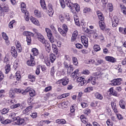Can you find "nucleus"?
I'll return each instance as SVG.
<instances>
[{"instance_id": "5", "label": "nucleus", "mask_w": 126, "mask_h": 126, "mask_svg": "<svg viewBox=\"0 0 126 126\" xmlns=\"http://www.w3.org/2000/svg\"><path fill=\"white\" fill-rule=\"evenodd\" d=\"M122 80L121 78L114 79L111 81L110 85H111L112 86H117L121 85L122 83Z\"/></svg>"}, {"instance_id": "48", "label": "nucleus", "mask_w": 126, "mask_h": 126, "mask_svg": "<svg viewBox=\"0 0 126 126\" xmlns=\"http://www.w3.org/2000/svg\"><path fill=\"white\" fill-rule=\"evenodd\" d=\"M29 78L30 79V81H31V82H34V81H35V77L34 75H29Z\"/></svg>"}, {"instance_id": "29", "label": "nucleus", "mask_w": 126, "mask_h": 126, "mask_svg": "<svg viewBox=\"0 0 126 126\" xmlns=\"http://www.w3.org/2000/svg\"><path fill=\"white\" fill-rule=\"evenodd\" d=\"M15 94V92L13 89H11L9 92V95L10 98H14V95Z\"/></svg>"}, {"instance_id": "26", "label": "nucleus", "mask_w": 126, "mask_h": 126, "mask_svg": "<svg viewBox=\"0 0 126 126\" xmlns=\"http://www.w3.org/2000/svg\"><path fill=\"white\" fill-rule=\"evenodd\" d=\"M15 77L18 81H20V80H21V75H20V72L19 71L16 72Z\"/></svg>"}, {"instance_id": "39", "label": "nucleus", "mask_w": 126, "mask_h": 126, "mask_svg": "<svg viewBox=\"0 0 126 126\" xmlns=\"http://www.w3.org/2000/svg\"><path fill=\"white\" fill-rule=\"evenodd\" d=\"M15 24V20H13L11 22H9L8 24L9 28L10 29H13V26Z\"/></svg>"}, {"instance_id": "41", "label": "nucleus", "mask_w": 126, "mask_h": 126, "mask_svg": "<svg viewBox=\"0 0 126 126\" xmlns=\"http://www.w3.org/2000/svg\"><path fill=\"white\" fill-rule=\"evenodd\" d=\"M119 31L120 33L126 35V28H123L122 27H119Z\"/></svg>"}, {"instance_id": "37", "label": "nucleus", "mask_w": 126, "mask_h": 126, "mask_svg": "<svg viewBox=\"0 0 126 126\" xmlns=\"http://www.w3.org/2000/svg\"><path fill=\"white\" fill-rule=\"evenodd\" d=\"M31 110H32V106H30L26 108L25 110H24L23 111V114H27V113H29V112H30Z\"/></svg>"}, {"instance_id": "3", "label": "nucleus", "mask_w": 126, "mask_h": 126, "mask_svg": "<svg viewBox=\"0 0 126 126\" xmlns=\"http://www.w3.org/2000/svg\"><path fill=\"white\" fill-rule=\"evenodd\" d=\"M111 21L113 27H117V26H118L119 23H120V22L121 21V19H120V18L118 17V16H114L112 18Z\"/></svg>"}, {"instance_id": "38", "label": "nucleus", "mask_w": 126, "mask_h": 126, "mask_svg": "<svg viewBox=\"0 0 126 126\" xmlns=\"http://www.w3.org/2000/svg\"><path fill=\"white\" fill-rule=\"evenodd\" d=\"M107 8L110 12H112L114 10V7L113 6V4L112 3H108L107 5Z\"/></svg>"}, {"instance_id": "23", "label": "nucleus", "mask_w": 126, "mask_h": 126, "mask_svg": "<svg viewBox=\"0 0 126 126\" xmlns=\"http://www.w3.org/2000/svg\"><path fill=\"white\" fill-rule=\"evenodd\" d=\"M56 123L59 125H65L66 124V121L64 119H57L56 120Z\"/></svg>"}, {"instance_id": "63", "label": "nucleus", "mask_w": 126, "mask_h": 126, "mask_svg": "<svg viewBox=\"0 0 126 126\" xmlns=\"http://www.w3.org/2000/svg\"><path fill=\"white\" fill-rule=\"evenodd\" d=\"M82 74H85L86 75H87L90 73V72L89 71V70L86 69V70H84L82 72Z\"/></svg>"}, {"instance_id": "7", "label": "nucleus", "mask_w": 126, "mask_h": 126, "mask_svg": "<svg viewBox=\"0 0 126 126\" xmlns=\"http://www.w3.org/2000/svg\"><path fill=\"white\" fill-rule=\"evenodd\" d=\"M81 40L84 47L87 48L88 47V38L85 35H82L81 37Z\"/></svg>"}, {"instance_id": "60", "label": "nucleus", "mask_w": 126, "mask_h": 126, "mask_svg": "<svg viewBox=\"0 0 126 126\" xmlns=\"http://www.w3.org/2000/svg\"><path fill=\"white\" fill-rule=\"evenodd\" d=\"M75 46L77 49H82L83 48V45L80 43H76Z\"/></svg>"}, {"instance_id": "47", "label": "nucleus", "mask_w": 126, "mask_h": 126, "mask_svg": "<svg viewBox=\"0 0 126 126\" xmlns=\"http://www.w3.org/2000/svg\"><path fill=\"white\" fill-rule=\"evenodd\" d=\"M22 106V105H21L19 103H17L16 104L13 105L11 106L10 108L11 109H16V108H19V107H21Z\"/></svg>"}, {"instance_id": "15", "label": "nucleus", "mask_w": 126, "mask_h": 126, "mask_svg": "<svg viewBox=\"0 0 126 126\" xmlns=\"http://www.w3.org/2000/svg\"><path fill=\"white\" fill-rule=\"evenodd\" d=\"M11 54L12 56L14 58H17V51H16V49H15V47L14 46H12L11 48Z\"/></svg>"}, {"instance_id": "2", "label": "nucleus", "mask_w": 126, "mask_h": 126, "mask_svg": "<svg viewBox=\"0 0 126 126\" xmlns=\"http://www.w3.org/2000/svg\"><path fill=\"white\" fill-rule=\"evenodd\" d=\"M65 2L67 6L71 9V12L73 14H76L77 11L76 9L73 8V3L71 2V1L70 0H65Z\"/></svg>"}, {"instance_id": "9", "label": "nucleus", "mask_w": 126, "mask_h": 126, "mask_svg": "<svg viewBox=\"0 0 126 126\" xmlns=\"http://www.w3.org/2000/svg\"><path fill=\"white\" fill-rule=\"evenodd\" d=\"M36 38L38 39V41H40L42 44H45L46 43V39L44 36L42 35L41 33H38L36 35Z\"/></svg>"}, {"instance_id": "53", "label": "nucleus", "mask_w": 126, "mask_h": 126, "mask_svg": "<svg viewBox=\"0 0 126 126\" xmlns=\"http://www.w3.org/2000/svg\"><path fill=\"white\" fill-rule=\"evenodd\" d=\"M60 3L62 8H64V7H65V3L64 2V0H60Z\"/></svg>"}, {"instance_id": "57", "label": "nucleus", "mask_w": 126, "mask_h": 126, "mask_svg": "<svg viewBox=\"0 0 126 126\" xmlns=\"http://www.w3.org/2000/svg\"><path fill=\"white\" fill-rule=\"evenodd\" d=\"M10 123H11V120L9 119H6L4 121L2 122V123L3 125H7V124H10Z\"/></svg>"}, {"instance_id": "58", "label": "nucleus", "mask_w": 126, "mask_h": 126, "mask_svg": "<svg viewBox=\"0 0 126 126\" xmlns=\"http://www.w3.org/2000/svg\"><path fill=\"white\" fill-rule=\"evenodd\" d=\"M50 28L51 29V30H52V31L56 33V34H57V33H58L57 32V30H56V28L55 27V26H54V25H51L50 26Z\"/></svg>"}, {"instance_id": "17", "label": "nucleus", "mask_w": 126, "mask_h": 126, "mask_svg": "<svg viewBox=\"0 0 126 126\" xmlns=\"http://www.w3.org/2000/svg\"><path fill=\"white\" fill-rule=\"evenodd\" d=\"M90 82L93 85H95L96 84V78L95 77H90L88 80L87 83H90Z\"/></svg>"}, {"instance_id": "55", "label": "nucleus", "mask_w": 126, "mask_h": 126, "mask_svg": "<svg viewBox=\"0 0 126 126\" xmlns=\"http://www.w3.org/2000/svg\"><path fill=\"white\" fill-rule=\"evenodd\" d=\"M43 62L46 63V65L47 66H50L51 65V62L48 59H44Z\"/></svg>"}, {"instance_id": "27", "label": "nucleus", "mask_w": 126, "mask_h": 126, "mask_svg": "<svg viewBox=\"0 0 126 126\" xmlns=\"http://www.w3.org/2000/svg\"><path fill=\"white\" fill-rule=\"evenodd\" d=\"M99 25L100 29L101 30H105V28L106 27V26L105 25V23L103 21H100L99 22Z\"/></svg>"}, {"instance_id": "21", "label": "nucleus", "mask_w": 126, "mask_h": 126, "mask_svg": "<svg viewBox=\"0 0 126 126\" xmlns=\"http://www.w3.org/2000/svg\"><path fill=\"white\" fill-rule=\"evenodd\" d=\"M109 92H110V94L113 95V96H115V97L118 96V93L116 91L114 90V88H111L109 90Z\"/></svg>"}, {"instance_id": "62", "label": "nucleus", "mask_w": 126, "mask_h": 126, "mask_svg": "<svg viewBox=\"0 0 126 126\" xmlns=\"http://www.w3.org/2000/svg\"><path fill=\"white\" fill-rule=\"evenodd\" d=\"M48 38L51 43H54L55 42V39H54V36L53 35H51L50 36H48Z\"/></svg>"}, {"instance_id": "56", "label": "nucleus", "mask_w": 126, "mask_h": 126, "mask_svg": "<svg viewBox=\"0 0 126 126\" xmlns=\"http://www.w3.org/2000/svg\"><path fill=\"white\" fill-rule=\"evenodd\" d=\"M25 19L26 21H29V15L28 14V12H26L25 13Z\"/></svg>"}, {"instance_id": "49", "label": "nucleus", "mask_w": 126, "mask_h": 126, "mask_svg": "<svg viewBox=\"0 0 126 126\" xmlns=\"http://www.w3.org/2000/svg\"><path fill=\"white\" fill-rule=\"evenodd\" d=\"M106 124L107 126H113L114 125V123L112 122V120H111V119H108L106 121Z\"/></svg>"}, {"instance_id": "42", "label": "nucleus", "mask_w": 126, "mask_h": 126, "mask_svg": "<svg viewBox=\"0 0 126 126\" xmlns=\"http://www.w3.org/2000/svg\"><path fill=\"white\" fill-rule=\"evenodd\" d=\"M94 50L95 52H99V51H101V48L99 45L95 44L94 46Z\"/></svg>"}, {"instance_id": "14", "label": "nucleus", "mask_w": 126, "mask_h": 126, "mask_svg": "<svg viewBox=\"0 0 126 126\" xmlns=\"http://www.w3.org/2000/svg\"><path fill=\"white\" fill-rule=\"evenodd\" d=\"M25 92H29L31 97H34V96H35V95H36L35 91L34 90H33L32 89L28 88L25 90Z\"/></svg>"}, {"instance_id": "16", "label": "nucleus", "mask_w": 126, "mask_h": 126, "mask_svg": "<svg viewBox=\"0 0 126 126\" xmlns=\"http://www.w3.org/2000/svg\"><path fill=\"white\" fill-rule=\"evenodd\" d=\"M2 38L5 40V43L7 46L9 45V40H8V36H7V34L4 32H2L1 33Z\"/></svg>"}, {"instance_id": "33", "label": "nucleus", "mask_w": 126, "mask_h": 126, "mask_svg": "<svg viewBox=\"0 0 126 126\" xmlns=\"http://www.w3.org/2000/svg\"><path fill=\"white\" fill-rule=\"evenodd\" d=\"M40 3L43 9H47V7H46V3L45 2V0H40Z\"/></svg>"}, {"instance_id": "10", "label": "nucleus", "mask_w": 126, "mask_h": 126, "mask_svg": "<svg viewBox=\"0 0 126 126\" xmlns=\"http://www.w3.org/2000/svg\"><path fill=\"white\" fill-rule=\"evenodd\" d=\"M77 82H79V86H83L86 83V80L82 77L77 78Z\"/></svg>"}, {"instance_id": "54", "label": "nucleus", "mask_w": 126, "mask_h": 126, "mask_svg": "<svg viewBox=\"0 0 126 126\" xmlns=\"http://www.w3.org/2000/svg\"><path fill=\"white\" fill-rule=\"evenodd\" d=\"M7 113H8V109L3 108L1 110V114H2V115H5V114H7Z\"/></svg>"}, {"instance_id": "28", "label": "nucleus", "mask_w": 126, "mask_h": 126, "mask_svg": "<svg viewBox=\"0 0 126 126\" xmlns=\"http://www.w3.org/2000/svg\"><path fill=\"white\" fill-rule=\"evenodd\" d=\"M96 13L99 19H100V21H103L104 20V17L103 16V14H102L101 11H97Z\"/></svg>"}, {"instance_id": "12", "label": "nucleus", "mask_w": 126, "mask_h": 126, "mask_svg": "<svg viewBox=\"0 0 126 126\" xmlns=\"http://www.w3.org/2000/svg\"><path fill=\"white\" fill-rule=\"evenodd\" d=\"M61 83H62V85L63 86H65V85H67L68 84V82H69V80L68 78L64 77L62 79L60 80Z\"/></svg>"}, {"instance_id": "6", "label": "nucleus", "mask_w": 126, "mask_h": 126, "mask_svg": "<svg viewBox=\"0 0 126 126\" xmlns=\"http://www.w3.org/2000/svg\"><path fill=\"white\" fill-rule=\"evenodd\" d=\"M14 121L16 122L13 123V125H18V126L20 125H23L24 123V120L23 119L20 118L19 117H15Z\"/></svg>"}, {"instance_id": "13", "label": "nucleus", "mask_w": 126, "mask_h": 126, "mask_svg": "<svg viewBox=\"0 0 126 126\" xmlns=\"http://www.w3.org/2000/svg\"><path fill=\"white\" fill-rule=\"evenodd\" d=\"M30 20L34 25H36V26H40V22H39V21L36 18L32 17L30 18Z\"/></svg>"}, {"instance_id": "45", "label": "nucleus", "mask_w": 126, "mask_h": 126, "mask_svg": "<svg viewBox=\"0 0 126 126\" xmlns=\"http://www.w3.org/2000/svg\"><path fill=\"white\" fill-rule=\"evenodd\" d=\"M55 72H56V70L55 69V66H53L51 68L50 72V74L53 78L55 77Z\"/></svg>"}, {"instance_id": "52", "label": "nucleus", "mask_w": 126, "mask_h": 126, "mask_svg": "<svg viewBox=\"0 0 126 126\" xmlns=\"http://www.w3.org/2000/svg\"><path fill=\"white\" fill-rule=\"evenodd\" d=\"M64 17H65L66 20L70 21V17H69V14L68 13H65L64 14Z\"/></svg>"}, {"instance_id": "8", "label": "nucleus", "mask_w": 126, "mask_h": 126, "mask_svg": "<svg viewBox=\"0 0 126 126\" xmlns=\"http://www.w3.org/2000/svg\"><path fill=\"white\" fill-rule=\"evenodd\" d=\"M46 12L50 16H53L54 14V10H53V5L51 4H48V6L47 8Z\"/></svg>"}, {"instance_id": "36", "label": "nucleus", "mask_w": 126, "mask_h": 126, "mask_svg": "<svg viewBox=\"0 0 126 126\" xmlns=\"http://www.w3.org/2000/svg\"><path fill=\"white\" fill-rule=\"evenodd\" d=\"M94 96L95 98H96L97 99H98L99 100H102V99H103V95H102V94H101L99 93H96L94 94Z\"/></svg>"}, {"instance_id": "50", "label": "nucleus", "mask_w": 126, "mask_h": 126, "mask_svg": "<svg viewBox=\"0 0 126 126\" xmlns=\"http://www.w3.org/2000/svg\"><path fill=\"white\" fill-rule=\"evenodd\" d=\"M72 62H73V64H74V65H77V64H78V62L77 61V58H76V57H72Z\"/></svg>"}, {"instance_id": "4", "label": "nucleus", "mask_w": 126, "mask_h": 126, "mask_svg": "<svg viewBox=\"0 0 126 126\" xmlns=\"http://www.w3.org/2000/svg\"><path fill=\"white\" fill-rule=\"evenodd\" d=\"M8 11V6L7 5H3V4H2L0 6V15L2 16V15H4L3 12H7Z\"/></svg>"}, {"instance_id": "24", "label": "nucleus", "mask_w": 126, "mask_h": 126, "mask_svg": "<svg viewBox=\"0 0 126 126\" xmlns=\"http://www.w3.org/2000/svg\"><path fill=\"white\" fill-rule=\"evenodd\" d=\"M105 59L107 62H110V63H115V58H114L113 57L106 56L105 57Z\"/></svg>"}, {"instance_id": "64", "label": "nucleus", "mask_w": 126, "mask_h": 126, "mask_svg": "<svg viewBox=\"0 0 126 126\" xmlns=\"http://www.w3.org/2000/svg\"><path fill=\"white\" fill-rule=\"evenodd\" d=\"M98 33H99V32L97 31L94 32L93 37L94 39H98Z\"/></svg>"}, {"instance_id": "46", "label": "nucleus", "mask_w": 126, "mask_h": 126, "mask_svg": "<svg viewBox=\"0 0 126 126\" xmlns=\"http://www.w3.org/2000/svg\"><path fill=\"white\" fill-rule=\"evenodd\" d=\"M5 73L7 74L9 71H10V65L7 64L5 67Z\"/></svg>"}, {"instance_id": "43", "label": "nucleus", "mask_w": 126, "mask_h": 126, "mask_svg": "<svg viewBox=\"0 0 126 126\" xmlns=\"http://www.w3.org/2000/svg\"><path fill=\"white\" fill-rule=\"evenodd\" d=\"M94 89V88H93V87H88L85 89L84 92H85L86 93H87L88 92H91L92 91H93Z\"/></svg>"}, {"instance_id": "11", "label": "nucleus", "mask_w": 126, "mask_h": 126, "mask_svg": "<svg viewBox=\"0 0 126 126\" xmlns=\"http://www.w3.org/2000/svg\"><path fill=\"white\" fill-rule=\"evenodd\" d=\"M34 57L31 55V60L27 61V64L29 66H34L35 64V61H34Z\"/></svg>"}, {"instance_id": "40", "label": "nucleus", "mask_w": 126, "mask_h": 126, "mask_svg": "<svg viewBox=\"0 0 126 126\" xmlns=\"http://www.w3.org/2000/svg\"><path fill=\"white\" fill-rule=\"evenodd\" d=\"M73 7L76 10L77 12H79L80 11V6L77 3L73 4Z\"/></svg>"}, {"instance_id": "20", "label": "nucleus", "mask_w": 126, "mask_h": 126, "mask_svg": "<svg viewBox=\"0 0 126 126\" xmlns=\"http://www.w3.org/2000/svg\"><path fill=\"white\" fill-rule=\"evenodd\" d=\"M34 13L36 17H37L38 18H41V17H42V13L39 10L37 9L35 10Z\"/></svg>"}, {"instance_id": "34", "label": "nucleus", "mask_w": 126, "mask_h": 126, "mask_svg": "<svg viewBox=\"0 0 126 126\" xmlns=\"http://www.w3.org/2000/svg\"><path fill=\"white\" fill-rule=\"evenodd\" d=\"M120 6L121 9V11H122L123 13L126 15V7L124 5H122V4H120Z\"/></svg>"}, {"instance_id": "35", "label": "nucleus", "mask_w": 126, "mask_h": 126, "mask_svg": "<svg viewBox=\"0 0 126 126\" xmlns=\"http://www.w3.org/2000/svg\"><path fill=\"white\" fill-rule=\"evenodd\" d=\"M52 49L54 52V53H55V54H58V52H59L58 50V47H57V45L56 44L53 43L52 45Z\"/></svg>"}, {"instance_id": "22", "label": "nucleus", "mask_w": 126, "mask_h": 126, "mask_svg": "<svg viewBox=\"0 0 126 126\" xmlns=\"http://www.w3.org/2000/svg\"><path fill=\"white\" fill-rule=\"evenodd\" d=\"M21 9L23 13H25L27 11L26 10V4H25V3L23 2L21 3Z\"/></svg>"}, {"instance_id": "25", "label": "nucleus", "mask_w": 126, "mask_h": 126, "mask_svg": "<svg viewBox=\"0 0 126 126\" xmlns=\"http://www.w3.org/2000/svg\"><path fill=\"white\" fill-rule=\"evenodd\" d=\"M119 106L122 109H125L126 108V102L124 100L121 99L119 101Z\"/></svg>"}, {"instance_id": "61", "label": "nucleus", "mask_w": 126, "mask_h": 126, "mask_svg": "<svg viewBox=\"0 0 126 126\" xmlns=\"http://www.w3.org/2000/svg\"><path fill=\"white\" fill-rule=\"evenodd\" d=\"M116 116L118 120H119L120 121L124 119V117H123V115H122L121 114H117Z\"/></svg>"}, {"instance_id": "32", "label": "nucleus", "mask_w": 126, "mask_h": 126, "mask_svg": "<svg viewBox=\"0 0 126 126\" xmlns=\"http://www.w3.org/2000/svg\"><path fill=\"white\" fill-rule=\"evenodd\" d=\"M49 58H50V60L52 63H54V62H55V61H56V55H55V54H54L53 53H51L49 55Z\"/></svg>"}, {"instance_id": "30", "label": "nucleus", "mask_w": 126, "mask_h": 126, "mask_svg": "<svg viewBox=\"0 0 126 126\" xmlns=\"http://www.w3.org/2000/svg\"><path fill=\"white\" fill-rule=\"evenodd\" d=\"M45 32L47 33V37H50V36L53 35V34H52V31L48 28H45Z\"/></svg>"}, {"instance_id": "59", "label": "nucleus", "mask_w": 126, "mask_h": 126, "mask_svg": "<svg viewBox=\"0 0 126 126\" xmlns=\"http://www.w3.org/2000/svg\"><path fill=\"white\" fill-rule=\"evenodd\" d=\"M40 68H41V65L37 66L35 71V73L37 74V75H39L40 74Z\"/></svg>"}, {"instance_id": "51", "label": "nucleus", "mask_w": 126, "mask_h": 126, "mask_svg": "<svg viewBox=\"0 0 126 126\" xmlns=\"http://www.w3.org/2000/svg\"><path fill=\"white\" fill-rule=\"evenodd\" d=\"M14 90L15 92H16V93H21L22 94H23V93H25V92L24 91H23V90L15 89Z\"/></svg>"}, {"instance_id": "19", "label": "nucleus", "mask_w": 126, "mask_h": 126, "mask_svg": "<svg viewBox=\"0 0 126 126\" xmlns=\"http://www.w3.org/2000/svg\"><path fill=\"white\" fill-rule=\"evenodd\" d=\"M77 35H78V32L77 31H74L71 37L72 42H74V41H75V39L77 37Z\"/></svg>"}, {"instance_id": "18", "label": "nucleus", "mask_w": 126, "mask_h": 126, "mask_svg": "<svg viewBox=\"0 0 126 126\" xmlns=\"http://www.w3.org/2000/svg\"><path fill=\"white\" fill-rule=\"evenodd\" d=\"M15 45L17 50L19 51V53H21V52L22 51V47H21V44H20V42H19L18 41H17L15 42Z\"/></svg>"}, {"instance_id": "44", "label": "nucleus", "mask_w": 126, "mask_h": 126, "mask_svg": "<svg viewBox=\"0 0 126 126\" xmlns=\"http://www.w3.org/2000/svg\"><path fill=\"white\" fill-rule=\"evenodd\" d=\"M32 52L33 56H38V54H39V51L37 48H32Z\"/></svg>"}, {"instance_id": "1", "label": "nucleus", "mask_w": 126, "mask_h": 126, "mask_svg": "<svg viewBox=\"0 0 126 126\" xmlns=\"http://www.w3.org/2000/svg\"><path fill=\"white\" fill-rule=\"evenodd\" d=\"M58 31L62 36L65 37V36H66V33H67V31H68L67 26L65 24H63L62 26V29L61 28H58Z\"/></svg>"}, {"instance_id": "31", "label": "nucleus", "mask_w": 126, "mask_h": 126, "mask_svg": "<svg viewBox=\"0 0 126 126\" xmlns=\"http://www.w3.org/2000/svg\"><path fill=\"white\" fill-rule=\"evenodd\" d=\"M81 121L82 123H83V124H87L88 122V119L87 118H85V116L84 115H81Z\"/></svg>"}]
</instances>
